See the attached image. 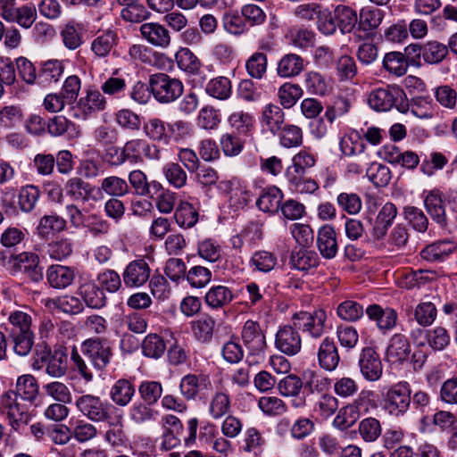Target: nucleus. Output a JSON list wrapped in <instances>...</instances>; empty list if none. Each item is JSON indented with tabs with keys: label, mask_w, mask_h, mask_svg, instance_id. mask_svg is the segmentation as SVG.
<instances>
[{
	"label": "nucleus",
	"mask_w": 457,
	"mask_h": 457,
	"mask_svg": "<svg viewBox=\"0 0 457 457\" xmlns=\"http://www.w3.org/2000/svg\"><path fill=\"white\" fill-rule=\"evenodd\" d=\"M60 35L63 45L70 50H75L83 44V27L75 21L65 24Z\"/></svg>",
	"instance_id": "nucleus-36"
},
{
	"label": "nucleus",
	"mask_w": 457,
	"mask_h": 457,
	"mask_svg": "<svg viewBox=\"0 0 457 457\" xmlns=\"http://www.w3.org/2000/svg\"><path fill=\"white\" fill-rule=\"evenodd\" d=\"M396 214L397 209L394 204L386 203L383 205L376 218L372 230V235L376 239L379 240L386 236Z\"/></svg>",
	"instance_id": "nucleus-27"
},
{
	"label": "nucleus",
	"mask_w": 457,
	"mask_h": 457,
	"mask_svg": "<svg viewBox=\"0 0 457 457\" xmlns=\"http://www.w3.org/2000/svg\"><path fill=\"white\" fill-rule=\"evenodd\" d=\"M150 91L154 98L162 104L175 101L183 93L182 82L165 73H155L149 78Z\"/></svg>",
	"instance_id": "nucleus-3"
},
{
	"label": "nucleus",
	"mask_w": 457,
	"mask_h": 457,
	"mask_svg": "<svg viewBox=\"0 0 457 457\" xmlns=\"http://www.w3.org/2000/svg\"><path fill=\"white\" fill-rule=\"evenodd\" d=\"M175 59L179 68L190 74L197 73L201 67L199 59L188 48L179 50Z\"/></svg>",
	"instance_id": "nucleus-59"
},
{
	"label": "nucleus",
	"mask_w": 457,
	"mask_h": 457,
	"mask_svg": "<svg viewBox=\"0 0 457 457\" xmlns=\"http://www.w3.org/2000/svg\"><path fill=\"white\" fill-rule=\"evenodd\" d=\"M37 9L33 4H23L17 7L15 3L8 10L4 21L17 23L24 29H29L37 20Z\"/></svg>",
	"instance_id": "nucleus-22"
},
{
	"label": "nucleus",
	"mask_w": 457,
	"mask_h": 457,
	"mask_svg": "<svg viewBox=\"0 0 457 457\" xmlns=\"http://www.w3.org/2000/svg\"><path fill=\"white\" fill-rule=\"evenodd\" d=\"M317 245L320 254L326 259H333L337 253V234L330 225L322 226L317 235Z\"/></svg>",
	"instance_id": "nucleus-25"
},
{
	"label": "nucleus",
	"mask_w": 457,
	"mask_h": 457,
	"mask_svg": "<svg viewBox=\"0 0 457 457\" xmlns=\"http://www.w3.org/2000/svg\"><path fill=\"white\" fill-rule=\"evenodd\" d=\"M284 194L276 186H270L262 190L256 205L263 212L277 213L281 205Z\"/></svg>",
	"instance_id": "nucleus-24"
},
{
	"label": "nucleus",
	"mask_w": 457,
	"mask_h": 457,
	"mask_svg": "<svg viewBox=\"0 0 457 457\" xmlns=\"http://www.w3.org/2000/svg\"><path fill=\"white\" fill-rule=\"evenodd\" d=\"M215 320L209 315H203L199 319L192 321L191 328L195 337L203 343L210 342L212 338L215 328Z\"/></svg>",
	"instance_id": "nucleus-39"
},
{
	"label": "nucleus",
	"mask_w": 457,
	"mask_h": 457,
	"mask_svg": "<svg viewBox=\"0 0 457 457\" xmlns=\"http://www.w3.org/2000/svg\"><path fill=\"white\" fill-rule=\"evenodd\" d=\"M17 397L33 403L39 393L37 380L33 375L25 374L17 378L15 390L13 391Z\"/></svg>",
	"instance_id": "nucleus-30"
},
{
	"label": "nucleus",
	"mask_w": 457,
	"mask_h": 457,
	"mask_svg": "<svg viewBox=\"0 0 457 457\" xmlns=\"http://www.w3.org/2000/svg\"><path fill=\"white\" fill-rule=\"evenodd\" d=\"M383 67L391 74L401 77L407 72L409 64L403 53L390 52L383 59Z\"/></svg>",
	"instance_id": "nucleus-46"
},
{
	"label": "nucleus",
	"mask_w": 457,
	"mask_h": 457,
	"mask_svg": "<svg viewBox=\"0 0 457 457\" xmlns=\"http://www.w3.org/2000/svg\"><path fill=\"white\" fill-rule=\"evenodd\" d=\"M33 310L28 305L19 306L9 312L8 323L11 325L10 332L32 331Z\"/></svg>",
	"instance_id": "nucleus-20"
},
{
	"label": "nucleus",
	"mask_w": 457,
	"mask_h": 457,
	"mask_svg": "<svg viewBox=\"0 0 457 457\" xmlns=\"http://www.w3.org/2000/svg\"><path fill=\"white\" fill-rule=\"evenodd\" d=\"M82 353L97 370L105 368L112 356L109 343L99 338L86 340L82 345Z\"/></svg>",
	"instance_id": "nucleus-8"
},
{
	"label": "nucleus",
	"mask_w": 457,
	"mask_h": 457,
	"mask_svg": "<svg viewBox=\"0 0 457 457\" xmlns=\"http://www.w3.org/2000/svg\"><path fill=\"white\" fill-rule=\"evenodd\" d=\"M454 249L455 245L452 241H436L424 247L420 252V256L428 262L442 261L449 256Z\"/></svg>",
	"instance_id": "nucleus-32"
},
{
	"label": "nucleus",
	"mask_w": 457,
	"mask_h": 457,
	"mask_svg": "<svg viewBox=\"0 0 457 457\" xmlns=\"http://www.w3.org/2000/svg\"><path fill=\"white\" fill-rule=\"evenodd\" d=\"M75 405L83 416L94 422H104L111 418L110 405L99 396L82 395L76 399Z\"/></svg>",
	"instance_id": "nucleus-6"
},
{
	"label": "nucleus",
	"mask_w": 457,
	"mask_h": 457,
	"mask_svg": "<svg viewBox=\"0 0 457 457\" xmlns=\"http://www.w3.org/2000/svg\"><path fill=\"white\" fill-rule=\"evenodd\" d=\"M158 411L143 401H137L129 410V419L137 425H142L155 420Z\"/></svg>",
	"instance_id": "nucleus-38"
},
{
	"label": "nucleus",
	"mask_w": 457,
	"mask_h": 457,
	"mask_svg": "<svg viewBox=\"0 0 457 457\" xmlns=\"http://www.w3.org/2000/svg\"><path fill=\"white\" fill-rule=\"evenodd\" d=\"M229 395L223 391H216L209 403V414L212 419L218 420L227 414L230 410Z\"/></svg>",
	"instance_id": "nucleus-54"
},
{
	"label": "nucleus",
	"mask_w": 457,
	"mask_h": 457,
	"mask_svg": "<svg viewBox=\"0 0 457 457\" xmlns=\"http://www.w3.org/2000/svg\"><path fill=\"white\" fill-rule=\"evenodd\" d=\"M285 121V113L282 109L274 104H266L262 113V122L273 134L282 129Z\"/></svg>",
	"instance_id": "nucleus-34"
},
{
	"label": "nucleus",
	"mask_w": 457,
	"mask_h": 457,
	"mask_svg": "<svg viewBox=\"0 0 457 457\" xmlns=\"http://www.w3.org/2000/svg\"><path fill=\"white\" fill-rule=\"evenodd\" d=\"M363 307L355 301L345 300L342 302L337 309V316L345 321L354 322L363 316Z\"/></svg>",
	"instance_id": "nucleus-58"
},
{
	"label": "nucleus",
	"mask_w": 457,
	"mask_h": 457,
	"mask_svg": "<svg viewBox=\"0 0 457 457\" xmlns=\"http://www.w3.org/2000/svg\"><path fill=\"white\" fill-rule=\"evenodd\" d=\"M286 37L290 45L300 49L312 47L315 43V33L304 27L291 28Z\"/></svg>",
	"instance_id": "nucleus-37"
},
{
	"label": "nucleus",
	"mask_w": 457,
	"mask_h": 457,
	"mask_svg": "<svg viewBox=\"0 0 457 457\" xmlns=\"http://www.w3.org/2000/svg\"><path fill=\"white\" fill-rule=\"evenodd\" d=\"M335 19L343 33L353 31L359 20L356 12L346 5H338L335 9Z\"/></svg>",
	"instance_id": "nucleus-47"
},
{
	"label": "nucleus",
	"mask_w": 457,
	"mask_h": 457,
	"mask_svg": "<svg viewBox=\"0 0 457 457\" xmlns=\"http://www.w3.org/2000/svg\"><path fill=\"white\" fill-rule=\"evenodd\" d=\"M359 369L362 377L370 382L378 381L383 373V364L373 347L362 348L359 355Z\"/></svg>",
	"instance_id": "nucleus-10"
},
{
	"label": "nucleus",
	"mask_w": 457,
	"mask_h": 457,
	"mask_svg": "<svg viewBox=\"0 0 457 457\" xmlns=\"http://www.w3.org/2000/svg\"><path fill=\"white\" fill-rule=\"evenodd\" d=\"M9 263L14 273H23L34 282H37L43 278L42 269L39 267V258L34 253L22 252L13 255Z\"/></svg>",
	"instance_id": "nucleus-9"
},
{
	"label": "nucleus",
	"mask_w": 457,
	"mask_h": 457,
	"mask_svg": "<svg viewBox=\"0 0 457 457\" xmlns=\"http://www.w3.org/2000/svg\"><path fill=\"white\" fill-rule=\"evenodd\" d=\"M106 106V99L102 93L95 88L87 91V96L80 98L79 108L85 116L104 110Z\"/></svg>",
	"instance_id": "nucleus-31"
},
{
	"label": "nucleus",
	"mask_w": 457,
	"mask_h": 457,
	"mask_svg": "<svg viewBox=\"0 0 457 457\" xmlns=\"http://www.w3.org/2000/svg\"><path fill=\"white\" fill-rule=\"evenodd\" d=\"M278 263L277 255L271 252L260 250L253 253L250 259V266L260 272H270Z\"/></svg>",
	"instance_id": "nucleus-49"
},
{
	"label": "nucleus",
	"mask_w": 457,
	"mask_h": 457,
	"mask_svg": "<svg viewBox=\"0 0 457 457\" xmlns=\"http://www.w3.org/2000/svg\"><path fill=\"white\" fill-rule=\"evenodd\" d=\"M67 354L62 350H54L46 362V372L53 378H62L67 372Z\"/></svg>",
	"instance_id": "nucleus-43"
},
{
	"label": "nucleus",
	"mask_w": 457,
	"mask_h": 457,
	"mask_svg": "<svg viewBox=\"0 0 457 457\" xmlns=\"http://www.w3.org/2000/svg\"><path fill=\"white\" fill-rule=\"evenodd\" d=\"M206 378L203 375L187 374L184 376L179 384L181 395L187 400L195 399L203 385H205Z\"/></svg>",
	"instance_id": "nucleus-50"
},
{
	"label": "nucleus",
	"mask_w": 457,
	"mask_h": 457,
	"mask_svg": "<svg viewBox=\"0 0 457 457\" xmlns=\"http://www.w3.org/2000/svg\"><path fill=\"white\" fill-rule=\"evenodd\" d=\"M333 390L338 397L348 399L357 395L359 391V384L353 378L341 377L336 378L333 385Z\"/></svg>",
	"instance_id": "nucleus-64"
},
{
	"label": "nucleus",
	"mask_w": 457,
	"mask_h": 457,
	"mask_svg": "<svg viewBox=\"0 0 457 457\" xmlns=\"http://www.w3.org/2000/svg\"><path fill=\"white\" fill-rule=\"evenodd\" d=\"M162 172L170 185L175 188L183 187L187 179L186 171L177 162H168L163 166Z\"/></svg>",
	"instance_id": "nucleus-62"
},
{
	"label": "nucleus",
	"mask_w": 457,
	"mask_h": 457,
	"mask_svg": "<svg viewBox=\"0 0 457 457\" xmlns=\"http://www.w3.org/2000/svg\"><path fill=\"white\" fill-rule=\"evenodd\" d=\"M267 55L261 52L253 54L245 62L246 71L250 77L261 79L267 71Z\"/></svg>",
	"instance_id": "nucleus-55"
},
{
	"label": "nucleus",
	"mask_w": 457,
	"mask_h": 457,
	"mask_svg": "<svg viewBox=\"0 0 457 457\" xmlns=\"http://www.w3.org/2000/svg\"><path fill=\"white\" fill-rule=\"evenodd\" d=\"M166 350V345L157 334L147 335L142 343V352L146 357L158 359Z\"/></svg>",
	"instance_id": "nucleus-56"
},
{
	"label": "nucleus",
	"mask_w": 457,
	"mask_h": 457,
	"mask_svg": "<svg viewBox=\"0 0 457 457\" xmlns=\"http://www.w3.org/2000/svg\"><path fill=\"white\" fill-rule=\"evenodd\" d=\"M365 312L369 319L376 323L377 328L383 335L393 330L397 325L398 313L393 308H382L380 305L374 303L369 305Z\"/></svg>",
	"instance_id": "nucleus-13"
},
{
	"label": "nucleus",
	"mask_w": 457,
	"mask_h": 457,
	"mask_svg": "<svg viewBox=\"0 0 457 457\" xmlns=\"http://www.w3.org/2000/svg\"><path fill=\"white\" fill-rule=\"evenodd\" d=\"M422 59L429 64H437L448 55L447 46L436 40L423 44Z\"/></svg>",
	"instance_id": "nucleus-42"
},
{
	"label": "nucleus",
	"mask_w": 457,
	"mask_h": 457,
	"mask_svg": "<svg viewBox=\"0 0 457 457\" xmlns=\"http://www.w3.org/2000/svg\"><path fill=\"white\" fill-rule=\"evenodd\" d=\"M320 366L328 371H333L339 364L340 357L333 338H323L317 351Z\"/></svg>",
	"instance_id": "nucleus-18"
},
{
	"label": "nucleus",
	"mask_w": 457,
	"mask_h": 457,
	"mask_svg": "<svg viewBox=\"0 0 457 457\" xmlns=\"http://www.w3.org/2000/svg\"><path fill=\"white\" fill-rule=\"evenodd\" d=\"M424 204L432 220L439 226L445 227L447 218L442 193L438 189L428 191L425 196Z\"/></svg>",
	"instance_id": "nucleus-21"
},
{
	"label": "nucleus",
	"mask_w": 457,
	"mask_h": 457,
	"mask_svg": "<svg viewBox=\"0 0 457 457\" xmlns=\"http://www.w3.org/2000/svg\"><path fill=\"white\" fill-rule=\"evenodd\" d=\"M0 414L5 415L9 426L14 431H19L31 420L28 407L19 402L12 390L0 395Z\"/></svg>",
	"instance_id": "nucleus-2"
},
{
	"label": "nucleus",
	"mask_w": 457,
	"mask_h": 457,
	"mask_svg": "<svg viewBox=\"0 0 457 457\" xmlns=\"http://www.w3.org/2000/svg\"><path fill=\"white\" fill-rule=\"evenodd\" d=\"M118 35L112 29H106L95 37L90 43V50L96 58L107 57L118 44Z\"/></svg>",
	"instance_id": "nucleus-23"
},
{
	"label": "nucleus",
	"mask_w": 457,
	"mask_h": 457,
	"mask_svg": "<svg viewBox=\"0 0 457 457\" xmlns=\"http://www.w3.org/2000/svg\"><path fill=\"white\" fill-rule=\"evenodd\" d=\"M319 263V256L313 250L299 249L294 251L290 256V264L294 269L308 270L316 267Z\"/></svg>",
	"instance_id": "nucleus-40"
},
{
	"label": "nucleus",
	"mask_w": 457,
	"mask_h": 457,
	"mask_svg": "<svg viewBox=\"0 0 457 457\" xmlns=\"http://www.w3.org/2000/svg\"><path fill=\"white\" fill-rule=\"evenodd\" d=\"M416 334L424 335V341H420L419 345H428L434 351H444L451 343L450 333L443 326L429 329H413L411 332V337L416 339Z\"/></svg>",
	"instance_id": "nucleus-14"
},
{
	"label": "nucleus",
	"mask_w": 457,
	"mask_h": 457,
	"mask_svg": "<svg viewBox=\"0 0 457 457\" xmlns=\"http://www.w3.org/2000/svg\"><path fill=\"white\" fill-rule=\"evenodd\" d=\"M205 92L216 99L226 100L232 93L231 81L225 76L212 79L205 86Z\"/></svg>",
	"instance_id": "nucleus-41"
},
{
	"label": "nucleus",
	"mask_w": 457,
	"mask_h": 457,
	"mask_svg": "<svg viewBox=\"0 0 457 457\" xmlns=\"http://www.w3.org/2000/svg\"><path fill=\"white\" fill-rule=\"evenodd\" d=\"M174 218L179 226L191 228L198 220V213L192 204L181 203L176 209Z\"/></svg>",
	"instance_id": "nucleus-60"
},
{
	"label": "nucleus",
	"mask_w": 457,
	"mask_h": 457,
	"mask_svg": "<svg viewBox=\"0 0 457 457\" xmlns=\"http://www.w3.org/2000/svg\"><path fill=\"white\" fill-rule=\"evenodd\" d=\"M39 189L33 185L21 187L18 195V205L23 212H31L38 200Z\"/></svg>",
	"instance_id": "nucleus-57"
},
{
	"label": "nucleus",
	"mask_w": 457,
	"mask_h": 457,
	"mask_svg": "<svg viewBox=\"0 0 457 457\" xmlns=\"http://www.w3.org/2000/svg\"><path fill=\"white\" fill-rule=\"evenodd\" d=\"M304 69L303 59L296 54H287L278 62L276 71L278 77L290 79L298 76Z\"/></svg>",
	"instance_id": "nucleus-26"
},
{
	"label": "nucleus",
	"mask_w": 457,
	"mask_h": 457,
	"mask_svg": "<svg viewBox=\"0 0 457 457\" xmlns=\"http://www.w3.org/2000/svg\"><path fill=\"white\" fill-rule=\"evenodd\" d=\"M46 395L55 402L62 403H71L72 401V394L68 385L58 381L48 382L42 386Z\"/></svg>",
	"instance_id": "nucleus-44"
},
{
	"label": "nucleus",
	"mask_w": 457,
	"mask_h": 457,
	"mask_svg": "<svg viewBox=\"0 0 457 457\" xmlns=\"http://www.w3.org/2000/svg\"><path fill=\"white\" fill-rule=\"evenodd\" d=\"M46 277L51 287L54 288H65L73 282L75 273L70 267L52 265L47 270Z\"/></svg>",
	"instance_id": "nucleus-29"
},
{
	"label": "nucleus",
	"mask_w": 457,
	"mask_h": 457,
	"mask_svg": "<svg viewBox=\"0 0 457 457\" xmlns=\"http://www.w3.org/2000/svg\"><path fill=\"white\" fill-rule=\"evenodd\" d=\"M134 385L125 378L117 380L110 389L111 400L120 407L127 406L135 395Z\"/></svg>",
	"instance_id": "nucleus-28"
},
{
	"label": "nucleus",
	"mask_w": 457,
	"mask_h": 457,
	"mask_svg": "<svg viewBox=\"0 0 457 457\" xmlns=\"http://www.w3.org/2000/svg\"><path fill=\"white\" fill-rule=\"evenodd\" d=\"M410 353L411 345L407 337L399 333L393 335L386 348V360L391 363H403Z\"/></svg>",
	"instance_id": "nucleus-19"
},
{
	"label": "nucleus",
	"mask_w": 457,
	"mask_h": 457,
	"mask_svg": "<svg viewBox=\"0 0 457 457\" xmlns=\"http://www.w3.org/2000/svg\"><path fill=\"white\" fill-rule=\"evenodd\" d=\"M304 78L306 89L312 94L325 96L331 89L329 81L317 71H309Z\"/></svg>",
	"instance_id": "nucleus-53"
},
{
	"label": "nucleus",
	"mask_w": 457,
	"mask_h": 457,
	"mask_svg": "<svg viewBox=\"0 0 457 457\" xmlns=\"http://www.w3.org/2000/svg\"><path fill=\"white\" fill-rule=\"evenodd\" d=\"M98 188L101 189V193L104 191L113 197L123 196L129 191L126 180L117 176H109L103 179Z\"/></svg>",
	"instance_id": "nucleus-51"
},
{
	"label": "nucleus",
	"mask_w": 457,
	"mask_h": 457,
	"mask_svg": "<svg viewBox=\"0 0 457 457\" xmlns=\"http://www.w3.org/2000/svg\"><path fill=\"white\" fill-rule=\"evenodd\" d=\"M328 316L324 310L317 309L312 312H300L294 314L292 322L295 328L312 339L321 337L326 331Z\"/></svg>",
	"instance_id": "nucleus-4"
},
{
	"label": "nucleus",
	"mask_w": 457,
	"mask_h": 457,
	"mask_svg": "<svg viewBox=\"0 0 457 457\" xmlns=\"http://www.w3.org/2000/svg\"><path fill=\"white\" fill-rule=\"evenodd\" d=\"M151 274L148 263L143 260L129 262L122 274L124 284L129 287H139L145 284Z\"/></svg>",
	"instance_id": "nucleus-16"
},
{
	"label": "nucleus",
	"mask_w": 457,
	"mask_h": 457,
	"mask_svg": "<svg viewBox=\"0 0 457 457\" xmlns=\"http://www.w3.org/2000/svg\"><path fill=\"white\" fill-rule=\"evenodd\" d=\"M370 106L378 112H386L396 107L401 112L408 110L405 93L398 86H387L372 91L368 99Z\"/></svg>",
	"instance_id": "nucleus-1"
},
{
	"label": "nucleus",
	"mask_w": 457,
	"mask_h": 457,
	"mask_svg": "<svg viewBox=\"0 0 457 457\" xmlns=\"http://www.w3.org/2000/svg\"><path fill=\"white\" fill-rule=\"evenodd\" d=\"M140 32L150 45L159 47L167 48L170 45V35L169 30L162 24L157 22H146L140 26Z\"/></svg>",
	"instance_id": "nucleus-17"
},
{
	"label": "nucleus",
	"mask_w": 457,
	"mask_h": 457,
	"mask_svg": "<svg viewBox=\"0 0 457 457\" xmlns=\"http://www.w3.org/2000/svg\"><path fill=\"white\" fill-rule=\"evenodd\" d=\"M303 382L296 375H288L278 384V389L281 395L290 397V403L295 409H303L306 406V397L301 394Z\"/></svg>",
	"instance_id": "nucleus-15"
},
{
	"label": "nucleus",
	"mask_w": 457,
	"mask_h": 457,
	"mask_svg": "<svg viewBox=\"0 0 457 457\" xmlns=\"http://www.w3.org/2000/svg\"><path fill=\"white\" fill-rule=\"evenodd\" d=\"M258 406L268 416H280L287 411L286 403L276 396H262L258 401Z\"/></svg>",
	"instance_id": "nucleus-61"
},
{
	"label": "nucleus",
	"mask_w": 457,
	"mask_h": 457,
	"mask_svg": "<svg viewBox=\"0 0 457 457\" xmlns=\"http://www.w3.org/2000/svg\"><path fill=\"white\" fill-rule=\"evenodd\" d=\"M411 394V386L406 381L393 385L384 395L385 408L391 415H403L410 407Z\"/></svg>",
	"instance_id": "nucleus-5"
},
{
	"label": "nucleus",
	"mask_w": 457,
	"mask_h": 457,
	"mask_svg": "<svg viewBox=\"0 0 457 457\" xmlns=\"http://www.w3.org/2000/svg\"><path fill=\"white\" fill-rule=\"evenodd\" d=\"M294 324L278 328L275 337L276 348L288 356L296 355L302 348V338Z\"/></svg>",
	"instance_id": "nucleus-11"
},
{
	"label": "nucleus",
	"mask_w": 457,
	"mask_h": 457,
	"mask_svg": "<svg viewBox=\"0 0 457 457\" xmlns=\"http://www.w3.org/2000/svg\"><path fill=\"white\" fill-rule=\"evenodd\" d=\"M234 298L230 288L225 286L212 287L205 294V303L212 309H220L228 305Z\"/></svg>",
	"instance_id": "nucleus-35"
},
{
	"label": "nucleus",
	"mask_w": 457,
	"mask_h": 457,
	"mask_svg": "<svg viewBox=\"0 0 457 457\" xmlns=\"http://www.w3.org/2000/svg\"><path fill=\"white\" fill-rule=\"evenodd\" d=\"M47 129L54 137H77L79 135L78 127L62 115H56L50 119L47 123Z\"/></svg>",
	"instance_id": "nucleus-33"
},
{
	"label": "nucleus",
	"mask_w": 457,
	"mask_h": 457,
	"mask_svg": "<svg viewBox=\"0 0 457 457\" xmlns=\"http://www.w3.org/2000/svg\"><path fill=\"white\" fill-rule=\"evenodd\" d=\"M66 220L56 214L44 215L37 225V231L40 236L46 237L50 234L63 231L66 228Z\"/></svg>",
	"instance_id": "nucleus-52"
},
{
	"label": "nucleus",
	"mask_w": 457,
	"mask_h": 457,
	"mask_svg": "<svg viewBox=\"0 0 457 457\" xmlns=\"http://www.w3.org/2000/svg\"><path fill=\"white\" fill-rule=\"evenodd\" d=\"M138 393L143 402L154 404L162 395V386L160 382L145 380L138 386Z\"/></svg>",
	"instance_id": "nucleus-63"
},
{
	"label": "nucleus",
	"mask_w": 457,
	"mask_h": 457,
	"mask_svg": "<svg viewBox=\"0 0 457 457\" xmlns=\"http://www.w3.org/2000/svg\"><path fill=\"white\" fill-rule=\"evenodd\" d=\"M241 337L251 354H263L267 345L266 338L258 322L252 320L245 321L242 328Z\"/></svg>",
	"instance_id": "nucleus-12"
},
{
	"label": "nucleus",
	"mask_w": 457,
	"mask_h": 457,
	"mask_svg": "<svg viewBox=\"0 0 457 457\" xmlns=\"http://www.w3.org/2000/svg\"><path fill=\"white\" fill-rule=\"evenodd\" d=\"M303 94V91L299 85L290 82L284 83L278 89L279 103L286 109L293 107L302 97Z\"/></svg>",
	"instance_id": "nucleus-45"
},
{
	"label": "nucleus",
	"mask_w": 457,
	"mask_h": 457,
	"mask_svg": "<svg viewBox=\"0 0 457 457\" xmlns=\"http://www.w3.org/2000/svg\"><path fill=\"white\" fill-rule=\"evenodd\" d=\"M64 190L69 197L77 202H99L104 198L101 189L79 177L69 179L65 183Z\"/></svg>",
	"instance_id": "nucleus-7"
},
{
	"label": "nucleus",
	"mask_w": 457,
	"mask_h": 457,
	"mask_svg": "<svg viewBox=\"0 0 457 457\" xmlns=\"http://www.w3.org/2000/svg\"><path fill=\"white\" fill-rule=\"evenodd\" d=\"M80 295L90 308L98 309L105 304L104 291L94 283H86L80 287Z\"/></svg>",
	"instance_id": "nucleus-48"
}]
</instances>
